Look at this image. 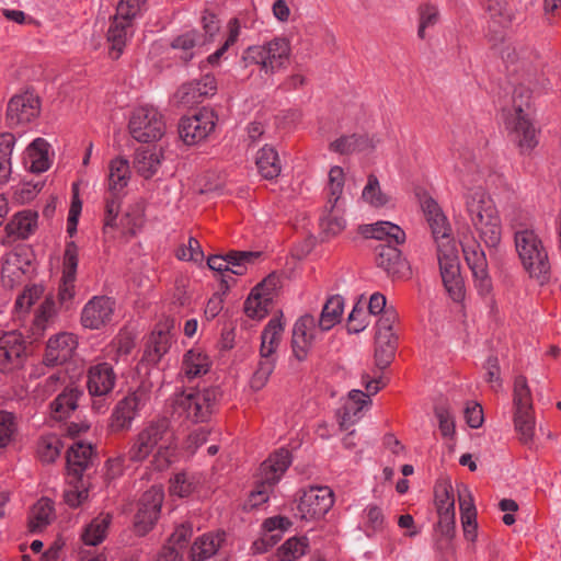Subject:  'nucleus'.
Segmentation results:
<instances>
[{"mask_svg":"<svg viewBox=\"0 0 561 561\" xmlns=\"http://www.w3.org/2000/svg\"><path fill=\"white\" fill-rule=\"evenodd\" d=\"M175 96L180 104L187 107L198 104L204 100V96H202L201 93L199 83H195L194 81L183 84L176 92Z\"/></svg>","mask_w":561,"mask_h":561,"instance_id":"55","label":"nucleus"},{"mask_svg":"<svg viewBox=\"0 0 561 561\" xmlns=\"http://www.w3.org/2000/svg\"><path fill=\"white\" fill-rule=\"evenodd\" d=\"M461 518H477V510L470 490L462 485L458 489Z\"/></svg>","mask_w":561,"mask_h":561,"instance_id":"64","label":"nucleus"},{"mask_svg":"<svg viewBox=\"0 0 561 561\" xmlns=\"http://www.w3.org/2000/svg\"><path fill=\"white\" fill-rule=\"evenodd\" d=\"M500 54L506 68L513 72L525 70L530 64V51L523 46L504 44Z\"/></svg>","mask_w":561,"mask_h":561,"instance_id":"34","label":"nucleus"},{"mask_svg":"<svg viewBox=\"0 0 561 561\" xmlns=\"http://www.w3.org/2000/svg\"><path fill=\"white\" fill-rule=\"evenodd\" d=\"M379 142V138L376 135L352 134L343 135L329 145V149L340 154H352L355 152L371 151L376 148Z\"/></svg>","mask_w":561,"mask_h":561,"instance_id":"24","label":"nucleus"},{"mask_svg":"<svg viewBox=\"0 0 561 561\" xmlns=\"http://www.w3.org/2000/svg\"><path fill=\"white\" fill-rule=\"evenodd\" d=\"M274 282L271 277L256 285L244 302V312L249 318L263 319L272 305Z\"/></svg>","mask_w":561,"mask_h":561,"instance_id":"22","label":"nucleus"},{"mask_svg":"<svg viewBox=\"0 0 561 561\" xmlns=\"http://www.w3.org/2000/svg\"><path fill=\"white\" fill-rule=\"evenodd\" d=\"M465 260L472 272L479 294L486 296L492 291V280L488 272V262L483 250L476 240L462 243Z\"/></svg>","mask_w":561,"mask_h":561,"instance_id":"15","label":"nucleus"},{"mask_svg":"<svg viewBox=\"0 0 561 561\" xmlns=\"http://www.w3.org/2000/svg\"><path fill=\"white\" fill-rule=\"evenodd\" d=\"M14 137L11 134L0 135V183H5L11 175V154Z\"/></svg>","mask_w":561,"mask_h":561,"instance_id":"50","label":"nucleus"},{"mask_svg":"<svg viewBox=\"0 0 561 561\" xmlns=\"http://www.w3.org/2000/svg\"><path fill=\"white\" fill-rule=\"evenodd\" d=\"M289 465L290 454L286 449H279L262 462L260 467V483L250 494L251 506H257L267 502L272 488L278 482Z\"/></svg>","mask_w":561,"mask_h":561,"instance_id":"7","label":"nucleus"},{"mask_svg":"<svg viewBox=\"0 0 561 561\" xmlns=\"http://www.w3.org/2000/svg\"><path fill=\"white\" fill-rule=\"evenodd\" d=\"M435 415L438 419L439 430L445 437L455 433V421L447 405L435 407Z\"/></svg>","mask_w":561,"mask_h":561,"instance_id":"63","label":"nucleus"},{"mask_svg":"<svg viewBox=\"0 0 561 561\" xmlns=\"http://www.w3.org/2000/svg\"><path fill=\"white\" fill-rule=\"evenodd\" d=\"M435 504L437 512L455 510L453 486L448 482H442L435 486Z\"/></svg>","mask_w":561,"mask_h":561,"instance_id":"56","label":"nucleus"},{"mask_svg":"<svg viewBox=\"0 0 561 561\" xmlns=\"http://www.w3.org/2000/svg\"><path fill=\"white\" fill-rule=\"evenodd\" d=\"M515 247L529 276L541 285L547 283L550 278V262L541 239L533 230H518L515 232Z\"/></svg>","mask_w":561,"mask_h":561,"instance_id":"4","label":"nucleus"},{"mask_svg":"<svg viewBox=\"0 0 561 561\" xmlns=\"http://www.w3.org/2000/svg\"><path fill=\"white\" fill-rule=\"evenodd\" d=\"M260 362L255 371L252 375L250 386L253 390L259 391L265 387L268 381L270 376L274 371L276 356L267 355L260 356Z\"/></svg>","mask_w":561,"mask_h":561,"instance_id":"49","label":"nucleus"},{"mask_svg":"<svg viewBox=\"0 0 561 561\" xmlns=\"http://www.w3.org/2000/svg\"><path fill=\"white\" fill-rule=\"evenodd\" d=\"M194 489L195 485L192 479L185 472L175 474L174 479L171 481V493L180 497L188 496Z\"/></svg>","mask_w":561,"mask_h":561,"instance_id":"61","label":"nucleus"},{"mask_svg":"<svg viewBox=\"0 0 561 561\" xmlns=\"http://www.w3.org/2000/svg\"><path fill=\"white\" fill-rule=\"evenodd\" d=\"M131 26V21L128 16H115L107 31V41L111 44L110 56L117 59L125 47L128 30Z\"/></svg>","mask_w":561,"mask_h":561,"instance_id":"28","label":"nucleus"},{"mask_svg":"<svg viewBox=\"0 0 561 561\" xmlns=\"http://www.w3.org/2000/svg\"><path fill=\"white\" fill-rule=\"evenodd\" d=\"M121 210V194L108 193L105 197L104 229L116 227V218Z\"/></svg>","mask_w":561,"mask_h":561,"instance_id":"60","label":"nucleus"},{"mask_svg":"<svg viewBox=\"0 0 561 561\" xmlns=\"http://www.w3.org/2000/svg\"><path fill=\"white\" fill-rule=\"evenodd\" d=\"M25 342L16 331L4 332L0 336V370L10 373L21 368L25 362Z\"/></svg>","mask_w":561,"mask_h":561,"instance_id":"16","label":"nucleus"},{"mask_svg":"<svg viewBox=\"0 0 561 561\" xmlns=\"http://www.w3.org/2000/svg\"><path fill=\"white\" fill-rule=\"evenodd\" d=\"M362 197L376 207L383 206L388 202L386 195L380 190L379 181L375 174L368 175Z\"/></svg>","mask_w":561,"mask_h":561,"instance_id":"54","label":"nucleus"},{"mask_svg":"<svg viewBox=\"0 0 561 561\" xmlns=\"http://www.w3.org/2000/svg\"><path fill=\"white\" fill-rule=\"evenodd\" d=\"M219 396L217 387L176 394L173 401V415L192 423L207 422Z\"/></svg>","mask_w":561,"mask_h":561,"instance_id":"5","label":"nucleus"},{"mask_svg":"<svg viewBox=\"0 0 561 561\" xmlns=\"http://www.w3.org/2000/svg\"><path fill=\"white\" fill-rule=\"evenodd\" d=\"M211 360L201 348H192L183 357L181 371L188 379L207 374L210 369Z\"/></svg>","mask_w":561,"mask_h":561,"instance_id":"29","label":"nucleus"},{"mask_svg":"<svg viewBox=\"0 0 561 561\" xmlns=\"http://www.w3.org/2000/svg\"><path fill=\"white\" fill-rule=\"evenodd\" d=\"M514 426L519 442L524 445H529L535 435L533 411L514 412Z\"/></svg>","mask_w":561,"mask_h":561,"instance_id":"47","label":"nucleus"},{"mask_svg":"<svg viewBox=\"0 0 561 561\" xmlns=\"http://www.w3.org/2000/svg\"><path fill=\"white\" fill-rule=\"evenodd\" d=\"M437 259L446 290L455 301L460 300L463 297V287L456 245H440L437 249Z\"/></svg>","mask_w":561,"mask_h":561,"instance_id":"11","label":"nucleus"},{"mask_svg":"<svg viewBox=\"0 0 561 561\" xmlns=\"http://www.w3.org/2000/svg\"><path fill=\"white\" fill-rule=\"evenodd\" d=\"M513 402L515 412L533 411L531 393L524 376L515 378Z\"/></svg>","mask_w":561,"mask_h":561,"instance_id":"51","label":"nucleus"},{"mask_svg":"<svg viewBox=\"0 0 561 561\" xmlns=\"http://www.w3.org/2000/svg\"><path fill=\"white\" fill-rule=\"evenodd\" d=\"M225 540V533L206 534L197 538L191 548L193 561H204L214 556Z\"/></svg>","mask_w":561,"mask_h":561,"instance_id":"32","label":"nucleus"},{"mask_svg":"<svg viewBox=\"0 0 561 561\" xmlns=\"http://www.w3.org/2000/svg\"><path fill=\"white\" fill-rule=\"evenodd\" d=\"M76 347L77 340L71 333H59L48 340L43 363L51 367L62 365L72 357Z\"/></svg>","mask_w":561,"mask_h":561,"instance_id":"21","label":"nucleus"},{"mask_svg":"<svg viewBox=\"0 0 561 561\" xmlns=\"http://www.w3.org/2000/svg\"><path fill=\"white\" fill-rule=\"evenodd\" d=\"M367 312L364 307L358 301L353 310L351 311L347 319V331L350 333H359L362 332L368 324L367 322Z\"/></svg>","mask_w":561,"mask_h":561,"instance_id":"58","label":"nucleus"},{"mask_svg":"<svg viewBox=\"0 0 561 561\" xmlns=\"http://www.w3.org/2000/svg\"><path fill=\"white\" fill-rule=\"evenodd\" d=\"M290 56V43L285 37H275L272 41L248 47L242 55L244 65L259 66L265 76H272L285 67Z\"/></svg>","mask_w":561,"mask_h":561,"instance_id":"6","label":"nucleus"},{"mask_svg":"<svg viewBox=\"0 0 561 561\" xmlns=\"http://www.w3.org/2000/svg\"><path fill=\"white\" fill-rule=\"evenodd\" d=\"M261 252L254 251H230L224 255H211L207 260V265L215 272L229 271L234 275L245 274L248 266L253 265L260 257Z\"/></svg>","mask_w":561,"mask_h":561,"instance_id":"18","label":"nucleus"},{"mask_svg":"<svg viewBox=\"0 0 561 561\" xmlns=\"http://www.w3.org/2000/svg\"><path fill=\"white\" fill-rule=\"evenodd\" d=\"M375 363L380 369H385L391 363L396 352L394 335H375Z\"/></svg>","mask_w":561,"mask_h":561,"instance_id":"43","label":"nucleus"},{"mask_svg":"<svg viewBox=\"0 0 561 561\" xmlns=\"http://www.w3.org/2000/svg\"><path fill=\"white\" fill-rule=\"evenodd\" d=\"M148 400L149 393L144 387H138L119 400L110 419L108 427L111 432L118 433L130 430L139 410L145 407Z\"/></svg>","mask_w":561,"mask_h":561,"instance_id":"9","label":"nucleus"},{"mask_svg":"<svg viewBox=\"0 0 561 561\" xmlns=\"http://www.w3.org/2000/svg\"><path fill=\"white\" fill-rule=\"evenodd\" d=\"M511 137L519 152L528 154L538 145L537 129L523 110V104L516 105V114L508 122Z\"/></svg>","mask_w":561,"mask_h":561,"instance_id":"17","label":"nucleus"},{"mask_svg":"<svg viewBox=\"0 0 561 561\" xmlns=\"http://www.w3.org/2000/svg\"><path fill=\"white\" fill-rule=\"evenodd\" d=\"M54 506L49 499L43 497L34 504L28 518V529L31 533H38L45 528L51 520Z\"/></svg>","mask_w":561,"mask_h":561,"instance_id":"38","label":"nucleus"},{"mask_svg":"<svg viewBox=\"0 0 561 561\" xmlns=\"http://www.w3.org/2000/svg\"><path fill=\"white\" fill-rule=\"evenodd\" d=\"M15 431L14 415L7 411H0V447H4L10 443Z\"/></svg>","mask_w":561,"mask_h":561,"instance_id":"59","label":"nucleus"},{"mask_svg":"<svg viewBox=\"0 0 561 561\" xmlns=\"http://www.w3.org/2000/svg\"><path fill=\"white\" fill-rule=\"evenodd\" d=\"M115 302L106 296H94L82 309L81 323L84 328L100 330L111 322Z\"/></svg>","mask_w":561,"mask_h":561,"instance_id":"19","label":"nucleus"},{"mask_svg":"<svg viewBox=\"0 0 561 561\" xmlns=\"http://www.w3.org/2000/svg\"><path fill=\"white\" fill-rule=\"evenodd\" d=\"M325 209H328L329 213L320 219L321 232L325 238L335 237L346 227L343 209L340 208V206H336L333 210H331V207L325 206Z\"/></svg>","mask_w":561,"mask_h":561,"instance_id":"44","label":"nucleus"},{"mask_svg":"<svg viewBox=\"0 0 561 561\" xmlns=\"http://www.w3.org/2000/svg\"><path fill=\"white\" fill-rule=\"evenodd\" d=\"M362 233L366 238L386 240L388 242V244H379L375 249L376 264L379 268L383 270L393 279L410 277L411 267L409 262L402 256L401 251L397 247L391 245V243L399 245L405 242V232L400 226L390 221H377L364 226Z\"/></svg>","mask_w":561,"mask_h":561,"instance_id":"2","label":"nucleus"},{"mask_svg":"<svg viewBox=\"0 0 561 561\" xmlns=\"http://www.w3.org/2000/svg\"><path fill=\"white\" fill-rule=\"evenodd\" d=\"M68 484L69 488L64 493V500L69 506L78 507L88 499L89 483L84 477H81L80 481L69 477Z\"/></svg>","mask_w":561,"mask_h":561,"instance_id":"48","label":"nucleus"},{"mask_svg":"<svg viewBox=\"0 0 561 561\" xmlns=\"http://www.w3.org/2000/svg\"><path fill=\"white\" fill-rule=\"evenodd\" d=\"M162 502L163 492L158 488H151L142 494L134 519V530L138 536H145L152 529L158 520Z\"/></svg>","mask_w":561,"mask_h":561,"instance_id":"14","label":"nucleus"},{"mask_svg":"<svg viewBox=\"0 0 561 561\" xmlns=\"http://www.w3.org/2000/svg\"><path fill=\"white\" fill-rule=\"evenodd\" d=\"M37 222V214L31 210H24L14 216L8 224L7 230L9 234H16L20 239H26L33 233Z\"/></svg>","mask_w":561,"mask_h":561,"instance_id":"42","label":"nucleus"},{"mask_svg":"<svg viewBox=\"0 0 561 561\" xmlns=\"http://www.w3.org/2000/svg\"><path fill=\"white\" fill-rule=\"evenodd\" d=\"M344 309V299L340 295L330 297L324 304L317 322L320 331H329L341 321Z\"/></svg>","mask_w":561,"mask_h":561,"instance_id":"35","label":"nucleus"},{"mask_svg":"<svg viewBox=\"0 0 561 561\" xmlns=\"http://www.w3.org/2000/svg\"><path fill=\"white\" fill-rule=\"evenodd\" d=\"M333 503L334 493L329 486H311L302 492L297 508L302 519H319L331 510Z\"/></svg>","mask_w":561,"mask_h":561,"instance_id":"12","label":"nucleus"},{"mask_svg":"<svg viewBox=\"0 0 561 561\" xmlns=\"http://www.w3.org/2000/svg\"><path fill=\"white\" fill-rule=\"evenodd\" d=\"M308 548L307 538H289L277 550L280 561H291L306 553Z\"/></svg>","mask_w":561,"mask_h":561,"instance_id":"53","label":"nucleus"},{"mask_svg":"<svg viewBox=\"0 0 561 561\" xmlns=\"http://www.w3.org/2000/svg\"><path fill=\"white\" fill-rule=\"evenodd\" d=\"M30 261L20 252L7 253L1 267L2 283L7 287L20 284L30 268Z\"/></svg>","mask_w":561,"mask_h":561,"instance_id":"26","label":"nucleus"},{"mask_svg":"<svg viewBox=\"0 0 561 561\" xmlns=\"http://www.w3.org/2000/svg\"><path fill=\"white\" fill-rule=\"evenodd\" d=\"M466 211L480 239L495 248L502 238V222L491 196L482 188L470 190L465 195Z\"/></svg>","mask_w":561,"mask_h":561,"instance_id":"3","label":"nucleus"},{"mask_svg":"<svg viewBox=\"0 0 561 561\" xmlns=\"http://www.w3.org/2000/svg\"><path fill=\"white\" fill-rule=\"evenodd\" d=\"M92 455L93 449L90 444L75 443L66 456L68 476L80 481L81 477H84V472L92 465Z\"/></svg>","mask_w":561,"mask_h":561,"instance_id":"25","label":"nucleus"},{"mask_svg":"<svg viewBox=\"0 0 561 561\" xmlns=\"http://www.w3.org/2000/svg\"><path fill=\"white\" fill-rule=\"evenodd\" d=\"M162 153L156 149H145L136 153L134 167L137 173L145 178H152L160 168Z\"/></svg>","mask_w":561,"mask_h":561,"instance_id":"36","label":"nucleus"},{"mask_svg":"<svg viewBox=\"0 0 561 561\" xmlns=\"http://www.w3.org/2000/svg\"><path fill=\"white\" fill-rule=\"evenodd\" d=\"M486 370L485 381L491 385L492 390L497 392L502 388L501 368L499 359L495 356H490L484 365Z\"/></svg>","mask_w":561,"mask_h":561,"instance_id":"62","label":"nucleus"},{"mask_svg":"<svg viewBox=\"0 0 561 561\" xmlns=\"http://www.w3.org/2000/svg\"><path fill=\"white\" fill-rule=\"evenodd\" d=\"M426 220L432 230L433 238L437 243V249L440 248V245L446 248L447 245L455 244L450 236L451 228L447 221L446 216L443 213L438 214L437 216H433Z\"/></svg>","mask_w":561,"mask_h":561,"instance_id":"46","label":"nucleus"},{"mask_svg":"<svg viewBox=\"0 0 561 561\" xmlns=\"http://www.w3.org/2000/svg\"><path fill=\"white\" fill-rule=\"evenodd\" d=\"M79 262V249L73 241L66 244L64 261H62V275L76 278L77 267Z\"/></svg>","mask_w":561,"mask_h":561,"instance_id":"57","label":"nucleus"},{"mask_svg":"<svg viewBox=\"0 0 561 561\" xmlns=\"http://www.w3.org/2000/svg\"><path fill=\"white\" fill-rule=\"evenodd\" d=\"M61 448L62 443L57 435H45L37 443V456L43 463H51L59 457Z\"/></svg>","mask_w":561,"mask_h":561,"instance_id":"45","label":"nucleus"},{"mask_svg":"<svg viewBox=\"0 0 561 561\" xmlns=\"http://www.w3.org/2000/svg\"><path fill=\"white\" fill-rule=\"evenodd\" d=\"M283 332L284 325L280 318H272L261 334L260 356H276Z\"/></svg>","mask_w":561,"mask_h":561,"instance_id":"33","label":"nucleus"},{"mask_svg":"<svg viewBox=\"0 0 561 561\" xmlns=\"http://www.w3.org/2000/svg\"><path fill=\"white\" fill-rule=\"evenodd\" d=\"M318 329L317 321L311 314H304L296 321L293 329L291 346L298 360L307 358Z\"/></svg>","mask_w":561,"mask_h":561,"instance_id":"20","label":"nucleus"},{"mask_svg":"<svg viewBox=\"0 0 561 561\" xmlns=\"http://www.w3.org/2000/svg\"><path fill=\"white\" fill-rule=\"evenodd\" d=\"M175 447L170 420L168 417H157L146 423L133 437L125 455L108 460V463L118 467L123 466L125 461L141 463L152 455V467L163 471L173 462Z\"/></svg>","mask_w":561,"mask_h":561,"instance_id":"1","label":"nucleus"},{"mask_svg":"<svg viewBox=\"0 0 561 561\" xmlns=\"http://www.w3.org/2000/svg\"><path fill=\"white\" fill-rule=\"evenodd\" d=\"M128 128L135 140L151 142L161 139L165 131V123L158 108L152 105H144L134 110Z\"/></svg>","mask_w":561,"mask_h":561,"instance_id":"8","label":"nucleus"},{"mask_svg":"<svg viewBox=\"0 0 561 561\" xmlns=\"http://www.w3.org/2000/svg\"><path fill=\"white\" fill-rule=\"evenodd\" d=\"M419 14V28L417 36L421 39L425 38V30L434 26L439 21V9L436 4L431 2L421 3L417 8Z\"/></svg>","mask_w":561,"mask_h":561,"instance_id":"52","label":"nucleus"},{"mask_svg":"<svg viewBox=\"0 0 561 561\" xmlns=\"http://www.w3.org/2000/svg\"><path fill=\"white\" fill-rule=\"evenodd\" d=\"M130 179L129 163L124 158H115L108 164V193L122 194Z\"/></svg>","mask_w":561,"mask_h":561,"instance_id":"30","label":"nucleus"},{"mask_svg":"<svg viewBox=\"0 0 561 561\" xmlns=\"http://www.w3.org/2000/svg\"><path fill=\"white\" fill-rule=\"evenodd\" d=\"M370 403L368 394L362 390H352L348 393V402L343 407L341 415V427L347 428V424L354 422V417L362 411V409Z\"/></svg>","mask_w":561,"mask_h":561,"instance_id":"41","label":"nucleus"},{"mask_svg":"<svg viewBox=\"0 0 561 561\" xmlns=\"http://www.w3.org/2000/svg\"><path fill=\"white\" fill-rule=\"evenodd\" d=\"M256 167L260 174L266 180L277 178L282 171V164L276 149L264 146L256 154Z\"/></svg>","mask_w":561,"mask_h":561,"instance_id":"31","label":"nucleus"},{"mask_svg":"<svg viewBox=\"0 0 561 561\" xmlns=\"http://www.w3.org/2000/svg\"><path fill=\"white\" fill-rule=\"evenodd\" d=\"M116 383V374L108 363H99L88 370V390L92 397H104L112 392Z\"/></svg>","mask_w":561,"mask_h":561,"instance_id":"23","label":"nucleus"},{"mask_svg":"<svg viewBox=\"0 0 561 561\" xmlns=\"http://www.w3.org/2000/svg\"><path fill=\"white\" fill-rule=\"evenodd\" d=\"M48 148L49 144L43 138H36L28 145L26 153L30 160V170L32 172L42 173L48 170Z\"/></svg>","mask_w":561,"mask_h":561,"instance_id":"37","label":"nucleus"},{"mask_svg":"<svg viewBox=\"0 0 561 561\" xmlns=\"http://www.w3.org/2000/svg\"><path fill=\"white\" fill-rule=\"evenodd\" d=\"M83 392L77 387H66L61 393L50 403L51 415L55 420H64L70 416L78 408V400Z\"/></svg>","mask_w":561,"mask_h":561,"instance_id":"27","label":"nucleus"},{"mask_svg":"<svg viewBox=\"0 0 561 561\" xmlns=\"http://www.w3.org/2000/svg\"><path fill=\"white\" fill-rule=\"evenodd\" d=\"M217 115L210 108L203 107L192 116H185L180 121V138L188 146L198 144L214 131Z\"/></svg>","mask_w":561,"mask_h":561,"instance_id":"10","label":"nucleus"},{"mask_svg":"<svg viewBox=\"0 0 561 561\" xmlns=\"http://www.w3.org/2000/svg\"><path fill=\"white\" fill-rule=\"evenodd\" d=\"M112 522L111 514H100L98 517L92 519V522L87 526L84 533L82 534V540L85 545L96 546L101 543L108 529V526Z\"/></svg>","mask_w":561,"mask_h":561,"instance_id":"40","label":"nucleus"},{"mask_svg":"<svg viewBox=\"0 0 561 561\" xmlns=\"http://www.w3.org/2000/svg\"><path fill=\"white\" fill-rule=\"evenodd\" d=\"M170 347V335L168 332L159 330L151 333L147 341L145 358L152 364H157Z\"/></svg>","mask_w":561,"mask_h":561,"instance_id":"39","label":"nucleus"},{"mask_svg":"<svg viewBox=\"0 0 561 561\" xmlns=\"http://www.w3.org/2000/svg\"><path fill=\"white\" fill-rule=\"evenodd\" d=\"M41 113L39 98L25 91L14 94L8 102L5 119L9 127L27 124L35 119Z\"/></svg>","mask_w":561,"mask_h":561,"instance_id":"13","label":"nucleus"}]
</instances>
